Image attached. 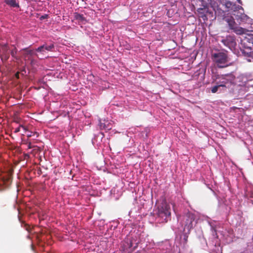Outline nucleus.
<instances>
[{
    "instance_id": "nucleus-1",
    "label": "nucleus",
    "mask_w": 253,
    "mask_h": 253,
    "mask_svg": "<svg viewBox=\"0 0 253 253\" xmlns=\"http://www.w3.org/2000/svg\"><path fill=\"white\" fill-rule=\"evenodd\" d=\"M241 7H239L238 10H234L233 11L232 14L234 16V17H235V16L233 15L234 12L235 11H238ZM215 13L216 16L222 17V19L227 23L229 28L236 34L241 35L245 34L249 31L246 28L239 27V25L240 24L239 22L237 21L238 22V23H237L235 21V20H236V18H234L232 16H226L223 9H221L220 8H218V7L217 10H215Z\"/></svg>"
},
{
    "instance_id": "nucleus-2",
    "label": "nucleus",
    "mask_w": 253,
    "mask_h": 253,
    "mask_svg": "<svg viewBox=\"0 0 253 253\" xmlns=\"http://www.w3.org/2000/svg\"><path fill=\"white\" fill-rule=\"evenodd\" d=\"M233 15L235 16L236 20L241 25H250L248 27L251 31H253V20L251 19L248 16L244 13V9L242 7L239 8L238 11H235Z\"/></svg>"
},
{
    "instance_id": "nucleus-3",
    "label": "nucleus",
    "mask_w": 253,
    "mask_h": 253,
    "mask_svg": "<svg viewBox=\"0 0 253 253\" xmlns=\"http://www.w3.org/2000/svg\"><path fill=\"white\" fill-rule=\"evenodd\" d=\"M170 209L169 205L163 201L158 207V216L161 218V222H167L170 216Z\"/></svg>"
},
{
    "instance_id": "nucleus-4",
    "label": "nucleus",
    "mask_w": 253,
    "mask_h": 253,
    "mask_svg": "<svg viewBox=\"0 0 253 253\" xmlns=\"http://www.w3.org/2000/svg\"><path fill=\"white\" fill-rule=\"evenodd\" d=\"M212 59L219 68L227 67L225 64L228 62V56L226 53L218 52L212 54Z\"/></svg>"
},
{
    "instance_id": "nucleus-5",
    "label": "nucleus",
    "mask_w": 253,
    "mask_h": 253,
    "mask_svg": "<svg viewBox=\"0 0 253 253\" xmlns=\"http://www.w3.org/2000/svg\"><path fill=\"white\" fill-rule=\"evenodd\" d=\"M11 180V172L10 171H2L0 166V190L9 186Z\"/></svg>"
},
{
    "instance_id": "nucleus-6",
    "label": "nucleus",
    "mask_w": 253,
    "mask_h": 253,
    "mask_svg": "<svg viewBox=\"0 0 253 253\" xmlns=\"http://www.w3.org/2000/svg\"><path fill=\"white\" fill-rule=\"evenodd\" d=\"M195 218V215L194 213L188 212L183 217V224L184 225V229H187L189 232L193 228V222Z\"/></svg>"
},
{
    "instance_id": "nucleus-7",
    "label": "nucleus",
    "mask_w": 253,
    "mask_h": 253,
    "mask_svg": "<svg viewBox=\"0 0 253 253\" xmlns=\"http://www.w3.org/2000/svg\"><path fill=\"white\" fill-rule=\"evenodd\" d=\"M221 42L231 50L234 49L237 45L235 38L230 35L222 39Z\"/></svg>"
},
{
    "instance_id": "nucleus-8",
    "label": "nucleus",
    "mask_w": 253,
    "mask_h": 253,
    "mask_svg": "<svg viewBox=\"0 0 253 253\" xmlns=\"http://www.w3.org/2000/svg\"><path fill=\"white\" fill-rule=\"evenodd\" d=\"M54 44L53 43L49 44L45 43L36 49V51L42 53V54H44L47 52L53 51L54 50Z\"/></svg>"
},
{
    "instance_id": "nucleus-9",
    "label": "nucleus",
    "mask_w": 253,
    "mask_h": 253,
    "mask_svg": "<svg viewBox=\"0 0 253 253\" xmlns=\"http://www.w3.org/2000/svg\"><path fill=\"white\" fill-rule=\"evenodd\" d=\"M220 80L218 83L219 86L220 87H226V84L229 83H231L234 80L233 75L226 74L222 75L220 77Z\"/></svg>"
},
{
    "instance_id": "nucleus-10",
    "label": "nucleus",
    "mask_w": 253,
    "mask_h": 253,
    "mask_svg": "<svg viewBox=\"0 0 253 253\" xmlns=\"http://www.w3.org/2000/svg\"><path fill=\"white\" fill-rule=\"evenodd\" d=\"M213 5H214V3H212ZM233 5V3L229 1L225 0V1L222 0V1H220L219 5H217V6L212 5L213 7V9L215 11L217 10V7L220 8L222 9V7H224L225 10H223L225 12L226 11H229Z\"/></svg>"
},
{
    "instance_id": "nucleus-11",
    "label": "nucleus",
    "mask_w": 253,
    "mask_h": 253,
    "mask_svg": "<svg viewBox=\"0 0 253 253\" xmlns=\"http://www.w3.org/2000/svg\"><path fill=\"white\" fill-rule=\"evenodd\" d=\"M2 53L1 54V58L2 60L7 61L9 58V54L8 52V46L7 44H4L1 46Z\"/></svg>"
},
{
    "instance_id": "nucleus-12",
    "label": "nucleus",
    "mask_w": 253,
    "mask_h": 253,
    "mask_svg": "<svg viewBox=\"0 0 253 253\" xmlns=\"http://www.w3.org/2000/svg\"><path fill=\"white\" fill-rule=\"evenodd\" d=\"M132 247V241L131 239L129 238L126 239L123 243L122 248L124 251L127 250L128 249H131Z\"/></svg>"
},
{
    "instance_id": "nucleus-13",
    "label": "nucleus",
    "mask_w": 253,
    "mask_h": 253,
    "mask_svg": "<svg viewBox=\"0 0 253 253\" xmlns=\"http://www.w3.org/2000/svg\"><path fill=\"white\" fill-rule=\"evenodd\" d=\"M74 16L75 19L77 20L79 23H81L82 24H85L86 23V19L83 14L75 12L74 14Z\"/></svg>"
},
{
    "instance_id": "nucleus-14",
    "label": "nucleus",
    "mask_w": 253,
    "mask_h": 253,
    "mask_svg": "<svg viewBox=\"0 0 253 253\" xmlns=\"http://www.w3.org/2000/svg\"><path fill=\"white\" fill-rule=\"evenodd\" d=\"M100 128L101 129L109 130L112 128V125L108 121H104V122H100L99 123Z\"/></svg>"
},
{
    "instance_id": "nucleus-15",
    "label": "nucleus",
    "mask_w": 253,
    "mask_h": 253,
    "mask_svg": "<svg viewBox=\"0 0 253 253\" xmlns=\"http://www.w3.org/2000/svg\"><path fill=\"white\" fill-rule=\"evenodd\" d=\"M4 2L9 5L11 7H19V5L18 2L16 1V0H4Z\"/></svg>"
},
{
    "instance_id": "nucleus-16",
    "label": "nucleus",
    "mask_w": 253,
    "mask_h": 253,
    "mask_svg": "<svg viewBox=\"0 0 253 253\" xmlns=\"http://www.w3.org/2000/svg\"><path fill=\"white\" fill-rule=\"evenodd\" d=\"M22 50L25 51L26 52L24 54L25 57H26L28 55L32 56L34 53L33 50H29L27 48H23Z\"/></svg>"
},
{
    "instance_id": "nucleus-17",
    "label": "nucleus",
    "mask_w": 253,
    "mask_h": 253,
    "mask_svg": "<svg viewBox=\"0 0 253 253\" xmlns=\"http://www.w3.org/2000/svg\"><path fill=\"white\" fill-rule=\"evenodd\" d=\"M17 52V49L16 47H14L12 50L10 51V54L12 57H13L16 60H19V58L16 56Z\"/></svg>"
},
{
    "instance_id": "nucleus-18",
    "label": "nucleus",
    "mask_w": 253,
    "mask_h": 253,
    "mask_svg": "<svg viewBox=\"0 0 253 253\" xmlns=\"http://www.w3.org/2000/svg\"><path fill=\"white\" fill-rule=\"evenodd\" d=\"M21 128H22L24 130V133H26L27 131V128L23 126V125H20L18 127L16 128L14 130V133H17L20 131Z\"/></svg>"
},
{
    "instance_id": "nucleus-19",
    "label": "nucleus",
    "mask_w": 253,
    "mask_h": 253,
    "mask_svg": "<svg viewBox=\"0 0 253 253\" xmlns=\"http://www.w3.org/2000/svg\"><path fill=\"white\" fill-rule=\"evenodd\" d=\"M220 87V86H219V84L217 85H215L213 87H211V91L212 93H215L217 92V90H218V88Z\"/></svg>"
},
{
    "instance_id": "nucleus-20",
    "label": "nucleus",
    "mask_w": 253,
    "mask_h": 253,
    "mask_svg": "<svg viewBox=\"0 0 253 253\" xmlns=\"http://www.w3.org/2000/svg\"><path fill=\"white\" fill-rule=\"evenodd\" d=\"M25 133L27 135V136L28 137H30L32 136H33L36 133V132H33L29 131L27 129L26 133Z\"/></svg>"
},
{
    "instance_id": "nucleus-21",
    "label": "nucleus",
    "mask_w": 253,
    "mask_h": 253,
    "mask_svg": "<svg viewBox=\"0 0 253 253\" xmlns=\"http://www.w3.org/2000/svg\"><path fill=\"white\" fill-rule=\"evenodd\" d=\"M33 151L34 153H38V152L41 151V148L39 147L35 146V147L34 148V149Z\"/></svg>"
},
{
    "instance_id": "nucleus-22",
    "label": "nucleus",
    "mask_w": 253,
    "mask_h": 253,
    "mask_svg": "<svg viewBox=\"0 0 253 253\" xmlns=\"http://www.w3.org/2000/svg\"><path fill=\"white\" fill-rule=\"evenodd\" d=\"M27 144L28 149H32L35 147V145H33L31 142H28Z\"/></svg>"
},
{
    "instance_id": "nucleus-23",
    "label": "nucleus",
    "mask_w": 253,
    "mask_h": 253,
    "mask_svg": "<svg viewBox=\"0 0 253 253\" xmlns=\"http://www.w3.org/2000/svg\"><path fill=\"white\" fill-rule=\"evenodd\" d=\"M48 15L47 14H44L43 15H42V16H41L40 17V20H43V19H47L48 18Z\"/></svg>"
},
{
    "instance_id": "nucleus-24",
    "label": "nucleus",
    "mask_w": 253,
    "mask_h": 253,
    "mask_svg": "<svg viewBox=\"0 0 253 253\" xmlns=\"http://www.w3.org/2000/svg\"><path fill=\"white\" fill-rule=\"evenodd\" d=\"M15 76L17 79H19V72H16V74H15Z\"/></svg>"
},
{
    "instance_id": "nucleus-25",
    "label": "nucleus",
    "mask_w": 253,
    "mask_h": 253,
    "mask_svg": "<svg viewBox=\"0 0 253 253\" xmlns=\"http://www.w3.org/2000/svg\"><path fill=\"white\" fill-rule=\"evenodd\" d=\"M26 226H27V227H26V230H27L28 231L30 232V230H31V227H30L29 225H26Z\"/></svg>"
},
{
    "instance_id": "nucleus-26",
    "label": "nucleus",
    "mask_w": 253,
    "mask_h": 253,
    "mask_svg": "<svg viewBox=\"0 0 253 253\" xmlns=\"http://www.w3.org/2000/svg\"><path fill=\"white\" fill-rule=\"evenodd\" d=\"M137 247V243L136 244V245L133 247L132 249H131V251H134Z\"/></svg>"
},
{
    "instance_id": "nucleus-27",
    "label": "nucleus",
    "mask_w": 253,
    "mask_h": 253,
    "mask_svg": "<svg viewBox=\"0 0 253 253\" xmlns=\"http://www.w3.org/2000/svg\"><path fill=\"white\" fill-rule=\"evenodd\" d=\"M249 61L251 62V60L250 59L248 60Z\"/></svg>"
}]
</instances>
